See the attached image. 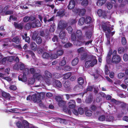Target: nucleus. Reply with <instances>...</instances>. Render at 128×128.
<instances>
[{
	"label": "nucleus",
	"instance_id": "f257e3e1",
	"mask_svg": "<svg viewBox=\"0 0 128 128\" xmlns=\"http://www.w3.org/2000/svg\"><path fill=\"white\" fill-rule=\"evenodd\" d=\"M13 68L16 70L20 69V70H22L23 75L20 74L18 76V79L19 80L23 82H26L27 80L26 75H28L29 72V69L26 68V66L24 64L21 63L19 65H15Z\"/></svg>",
	"mask_w": 128,
	"mask_h": 128
},
{
	"label": "nucleus",
	"instance_id": "f03ea898",
	"mask_svg": "<svg viewBox=\"0 0 128 128\" xmlns=\"http://www.w3.org/2000/svg\"><path fill=\"white\" fill-rule=\"evenodd\" d=\"M10 6L7 5L3 7V5H0V14L2 16H6L8 15H12L14 12V10H8Z\"/></svg>",
	"mask_w": 128,
	"mask_h": 128
},
{
	"label": "nucleus",
	"instance_id": "7ed1b4c3",
	"mask_svg": "<svg viewBox=\"0 0 128 128\" xmlns=\"http://www.w3.org/2000/svg\"><path fill=\"white\" fill-rule=\"evenodd\" d=\"M96 57L92 55H90L88 61L85 62V66L86 68H88L90 67H93L97 63Z\"/></svg>",
	"mask_w": 128,
	"mask_h": 128
},
{
	"label": "nucleus",
	"instance_id": "20e7f679",
	"mask_svg": "<svg viewBox=\"0 0 128 128\" xmlns=\"http://www.w3.org/2000/svg\"><path fill=\"white\" fill-rule=\"evenodd\" d=\"M45 94L43 93H40L38 94H34L32 96V100L34 102L38 103L42 102L41 100L43 99L45 97Z\"/></svg>",
	"mask_w": 128,
	"mask_h": 128
},
{
	"label": "nucleus",
	"instance_id": "39448f33",
	"mask_svg": "<svg viewBox=\"0 0 128 128\" xmlns=\"http://www.w3.org/2000/svg\"><path fill=\"white\" fill-rule=\"evenodd\" d=\"M108 22H102L101 23L102 27L104 32L107 31L108 34L111 32L110 29V25L109 24Z\"/></svg>",
	"mask_w": 128,
	"mask_h": 128
},
{
	"label": "nucleus",
	"instance_id": "423d86ee",
	"mask_svg": "<svg viewBox=\"0 0 128 128\" xmlns=\"http://www.w3.org/2000/svg\"><path fill=\"white\" fill-rule=\"evenodd\" d=\"M97 14L99 17L102 16L104 19L108 18L110 19L111 18V14L109 15L107 14L105 11L101 9L98 10Z\"/></svg>",
	"mask_w": 128,
	"mask_h": 128
},
{
	"label": "nucleus",
	"instance_id": "0eeeda50",
	"mask_svg": "<svg viewBox=\"0 0 128 128\" xmlns=\"http://www.w3.org/2000/svg\"><path fill=\"white\" fill-rule=\"evenodd\" d=\"M122 60V58L118 55H113L112 56L111 62L113 64H117L120 62Z\"/></svg>",
	"mask_w": 128,
	"mask_h": 128
},
{
	"label": "nucleus",
	"instance_id": "6e6552de",
	"mask_svg": "<svg viewBox=\"0 0 128 128\" xmlns=\"http://www.w3.org/2000/svg\"><path fill=\"white\" fill-rule=\"evenodd\" d=\"M32 38L38 44H40L42 42V40L41 38L36 35V33L33 34Z\"/></svg>",
	"mask_w": 128,
	"mask_h": 128
},
{
	"label": "nucleus",
	"instance_id": "1a4fd4ad",
	"mask_svg": "<svg viewBox=\"0 0 128 128\" xmlns=\"http://www.w3.org/2000/svg\"><path fill=\"white\" fill-rule=\"evenodd\" d=\"M40 70L38 69H37L36 73L33 75L34 78L38 80L42 79L43 77L40 74Z\"/></svg>",
	"mask_w": 128,
	"mask_h": 128
},
{
	"label": "nucleus",
	"instance_id": "9d476101",
	"mask_svg": "<svg viewBox=\"0 0 128 128\" xmlns=\"http://www.w3.org/2000/svg\"><path fill=\"white\" fill-rule=\"evenodd\" d=\"M32 28H34L36 27H40L41 24L40 21L38 20H36L32 22Z\"/></svg>",
	"mask_w": 128,
	"mask_h": 128
},
{
	"label": "nucleus",
	"instance_id": "9b49d317",
	"mask_svg": "<svg viewBox=\"0 0 128 128\" xmlns=\"http://www.w3.org/2000/svg\"><path fill=\"white\" fill-rule=\"evenodd\" d=\"M75 12L77 13H78L79 16H84L85 15L86 10L84 8L80 9L78 8H76Z\"/></svg>",
	"mask_w": 128,
	"mask_h": 128
},
{
	"label": "nucleus",
	"instance_id": "f8f14e48",
	"mask_svg": "<svg viewBox=\"0 0 128 128\" xmlns=\"http://www.w3.org/2000/svg\"><path fill=\"white\" fill-rule=\"evenodd\" d=\"M67 25L64 21L63 20H60L58 23V27L59 29L64 30L66 27Z\"/></svg>",
	"mask_w": 128,
	"mask_h": 128
},
{
	"label": "nucleus",
	"instance_id": "ddd939ff",
	"mask_svg": "<svg viewBox=\"0 0 128 128\" xmlns=\"http://www.w3.org/2000/svg\"><path fill=\"white\" fill-rule=\"evenodd\" d=\"M65 11L64 9L62 8L60 9L57 12L56 16H59L60 17H63L65 14L64 13Z\"/></svg>",
	"mask_w": 128,
	"mask_h": 128
},
{
	"label": "nucleus",
	"instance_id": "4468645a",
	"mask_svg": "<svg viewBox=\"0 0 128 128\" xmlns=\"http://www.w3.org/2000/svg\"><path fill=\"white\" fill-rule=\"evenodd\" d=\"M2 96L6 99L8 100H10L11 97L9 93L2 91Z\"/></svg>",
	"mask_w": 128,
	"mask_h": 128
},
{
	"label": "nucleus",
	"instance_id": "2eb2a0df",
	"mask_svg": "<svg viewBox=\"0 0 128 128\" xmlns=\"http://www.w3.org/2000/svg\"><path fill=\"white\" fill-rule=\"evenodd\" d=\"M68 104L69 108L70 109H73L76 106V102L74 100H70Z\"/></svg>",
	"mask_w": 128,
	"mask_h": 128
},
{
	"label": "nucleus",
	"instance_id": "dca6fc26",
	"mask_svg": "<svg viewBox=\"0 0 128 128\" xmlns=\"http://www.w3.org/2000/svg\"><path fill=\"white\" fill-rule=\"evenodd\" d=\"M14 25L16 28L20 30H22L24 26L22 22L20 23H18L16 22H14Z\"/></svg>",
	"mask_w": 128,
	"mask_h": 128
},
{
	"label": "nucleus",
	"instance_id": "f3484780",
	"mask_svg": "<svg viewBox=\"0 0 128 128\" xmlns=\"http://www.w3.org/2000/svg\"><path fill=\"white\" fill-rule=\"evenodd\" d=\"M49 16L48 15H46V16H45L44 18V23L46 24V23L47 22H50L54 20V16H52L51 18L49 19L48 17Z\"/></svg>",
	"mask_w": 128,
	"mask_h": 128
},
{
	"label": "nucleus",
	"instance_id": "a211bd4d",
	"mask_svg": "<svg viewBox=\"0 0 128 128\" xmlns=\"http://www.w3.org/2000/svg\"><path fill=\"white\" fill-rule=\"evenodd\" d=\"M85 41L82 40V41L77 40L74 42V45L77 46H80L83 45L84 44Z\"/></svg>",
	"mask_w": 128,
	"mask_h": 128
},
{
	"label": "nucleus",
	"instance_id": "6ab92c4d",
	"mask_svg": "<svg viewBox=\"0 0 128 128\" xmlns=\"http://www.w3.org/2000/svg\"><path fill=\"white\" fill-rule=\"evenodd\" d=\"M75 2L74 0H71L69 2L68 6V9L71 10L73 9L75 6Z\"/></svg>",
	"mask_w": 128,
	"mask_h": 128
},
{
	"label": "nucleus",
	"instance_id": "aec40b11",
	"mask_svg": "<svg viewBox=\"0 0 128 128\" xmlns=\"http://www.w3.org/2000/svg\"><path fill=\"white\" fill-rule=\"evenodd\" d=\"M76 35L80 40H81L82 38V34L81 30H77L76 32Z\"/></svg>",
	"mask_w": 128,
	"mask_h": 128
},
{
	"label": "nucleus",
	"instance_id": "412c9836",
	"mask_svg": "<svg viewBox=\"0 0 128 128\" xmlns=\"http://www.w3.org/2000/svg\"><path fill=\"white\" fill-rule=\"evenodd\" d=\"M12 41L17 44H18L20 42L19 36H18L14 37L12 39Z\"/></svg>",
	"mask_w": 128,
	"mask_h": 128
},
{
	"label": "nucleus",
	"instance_id": "4be33fe9",
	"mask_svg": "<svg viewBox=\"0 0 128 128\" xmlns=\"http://www.w3.org/2000/svg\"><path fill=\"white\" fill-rule=\"evenodd\" d=\"M90 56L88 55L86 53H84L81 56V59L82 60H85L86 62L88 61V57Z\"/></svg>",
	"mask_w": 128,
	"mask_h": 128
},
{
	"label": "nucleus",
	"instance_id": "5701e85b",
	"mask_svg": "<svg viewBox=\"0 0 128 128\" xmlns=\"http://www.w3.org/2000/svg\"><path fill=\"white\" fill-rule=\"evenodd\" d=\"M30 47L31 49L35 51L37 48V46L35 43L34 42H31L30 44Z\"/></svg>",
	"mask_w": 128,
	"mask_h": 128
},
{
	"label": "nucleus",
	"instance_id": "b1692460",
	"mask_svg": "<svg viewBox=\"0 0 128 128\" xmlns=\"http://www.w3.org/2000/svg\"><path fill=\"white\" fill-rule=\"evenodd\" d=\"M64 86L66 89L70 90L71 89L70 83L68 81H66L65 82Z\"/></svg>",
	"mask_w": 128,
	"mask_h": 128
},
{
	"label": "nucleus",
	"instance_id": "393cba45",
	"mask_svg": "<svg viewBox=\"0 0 128 128\" xmlns=\"http://www.w3.org/2000/svg\"><path fill=\"white\" fill-rule=\"evenodd\" d=\"M42 56L44 58L48 59L51 56V54L50 53L45 52L42 54Z\"/></svg>",
	"mask_w": 128,
	"mask_h": 128
},
{
	"label": "nucleus",
	"instance_id": "a878e982",
	"mask_svg": "<svg viewBox=\"0 0 128 128\" xmlns=\"http://www.w3.org/2000/svg\"><path fill=\"white\" fill-rule=\"evenodd\" d=\"M22 128H28V126H29V123L26 120H24L22 121Z\"/></svg>",
	"mask_w": 128,
	"mask_h": 128
},
{
	"label": "nucleus",
	"instance_id": "bb28decb",
	"mask_svg": "<svg viewBox=\"0 0 128 128\" xmlns=\"http://www.w3.org/2000/svg\"><path fill=\"white\" fill-rule=\"evenodd\" d=\"M79 62L78 58H76L74 59L72 62V64L73 66L76 65Z\"/></svg>",
	"mask_w": 128,
	"mask_h": 128
},
{
	"label": "nucleus",
	"instance_id": "cd10ccee",
	"mask_svg": "<svg viewBox=\"0 0 128 128\" xmlns=\"http://www.w3.org/2000/svg\"><path fill=\"white\" fill-rule=\"evenodd\" d=\"M106 0H98L96 3L97 5L98 6H101L106 2Z\"/></svg>",
	"mask_w": 128,
	"mask_h": 128
},
{
	"label": "nucleus",
	"instance_id": "c85d7f7f",
	"mask_svg": "<svg viewBox=\"0 0 128 128\" xmlns=\"http://www.w3.org/2000/svg\"><path fill=\"white\" fill-rule=\"evenodd\" d=\"M72 73L71 72H69L65 74L64 75L63 78L64 80L67 79L71 76Z\"/></svg>",
	"mask_w": 128,
	"mask_h": 128
},
{
	"label": "nucleus",
	"instance_id": "c756f323",
	"mask_svg": "<svg viewBox=\"0 0 128 128\" xmlns=\"http://www.w3.org/2000/svg\"><path fill=\"white\" fill-rule=\"evenodd\" d=\"M92 19L90 16H87L85 19L84 22L86 24H89L92 22Z\"/></svg>",
	"mask_w": 128,
	"mask_h": 128
},
{
	"label": "nucleus",
	"instance_id": "7c9ffc66",
	"mask_svg": "<svg viewBox=\"0 0 128 128\" xmlns=\"http://www.w3.org/2000/svg\"><path fill=\"white\" fill-rule=\"evenodd\" d=\"M82 86H81L76 85L73 88L74 90L78 92H79L81 90V87H82Z\"/></svg>",
	"mask_w": 128,
	"mask_h": 128
},
{
	"label": "nucleus",
	"instance_id": "2f4dec72",
	"mask_svg": "<svg viewBox=\"0 0 128 128\" xmlns=\"http://www.w3.org/2000/svg\"><path fill=\"white\" fill-rule=\"evenodd\" d=\"M46 77L48 78H52V74L50 72L47 70H45L44 72Z\"/></svg>",
	"mask_w": 128,
	"mask_h": 128
},
{
	"label": "nucleus",
	"instance_id": "473e14b6",
	"mask_svg": "<svg viewBox=\"0 0 128 128\" xmlns=\"http://www.w3.org/2000/svg\"><path fill=\"white\" fill-rule=\"evenodd\" d=\"M66 102L62 100L58 102V105L59 106L62 107H64L66 105Z\"/></svg>",
	"mask_w": 128,
	"mask_h": 128
},
{
	"label": "nucleus",
	"instance_id": "72a5a7b5",
	"mask_svg": "<svg viewBox=\"0 0 128 128\" xmlns=\"http://www.w3.org/2000/svg\"><path fill=\"white\" fill-rule=\"evenodd\" d=\"M55 82L56 86L59 88H60L62 87V84L60 81L58 80H55Z\"/></svg>",
	"mask_w": 128,
	"mask_h": 128
},
{
	"label": "nucleus",
	"instance_id": "f704fd0d",
	"mask_svg": "<svg viewBox=\"0 0 128 128\" xmlns=\"http://www.w3.org/2000/svg\"><path fill=\"white\" fill-rule=\"evenodd\" d=\"M26 53L29 55H30L32 58H35V54L31 50H26Z\"/></svg>",
	"mask_w": 128,
	"mask_h": 128
},
{
	"label": "nucleus",
	"instance_id": "c9c22d12",
	"mask_svg": "<svg viewBox=\"0 0 128 128\" xmlns=\"http://www.w3.org/2000/svg\"><path fill=\"white\" fill-rule=\"evenodd\" d=\"M85 109L86 110L85 112V114L86 116H91L92 113V111L90 110H86V108Z\"/></svg>",
	"mask_w": 128,
	"mask_h": 128
},
{
	"label": "nucleus",
	"instance_id": "e433bc0d",
	"mask_svg": "<svg viewBox=\"0 0 128 128\" xmlns=\"http://www.w3.org/2000/svg\"><path fill=\"white\" fill-rule=\"evenodd\" d=\"M84 20L85 18H84L82 17L80 18L78 21L79 25L80 26L83 25L85 22Z\"/></svg>",
	"mask_w": 128,
	"mask_h": 128
},
{
	"label": "nucleus",
	"instance_id": "4c0bfd02",
	"mask_svg": "<svg viewBox=\"0 0 128 128\" xmlns=\"http://www.w3.org/2000/svg\"><path fill=\"white\" fill-rule=\"evenodd\" d=\"M32 27V23L30 22L27 23L24 26V28L25 30H29Z\"/></svg>",
	"mask_w": 128,
	"mask_h": 128
},
{
	"label": "nucleus",
	"instance_id": "58836bf2",
	"mask_svg": "<svg viewBox=\"0 0 128 128\" xmlns=\"http://www.w3.org/2000/svg\"><path fill=\"white\" fill-rule=\"evenodd\" d=\"M48 78L47 77L44 78V80L46 83L48 85L51 84V80L50 78Z\"/></svg>",
	"mask_w": 128,
	"mask_h": 128
},
{
	"label": "nucleus",
	"instance_id": "ea45409f",
	"mask_svg": "<svg viewBox=\"0 0 128 128\" xmlns=\"http://www.w3.org/2000/svg\"><path fill=\"white\" fill-rule=\"evenodd\" d=\"M88 0H82L81 4L82 6H88Z\"/></svg>",
	"mask_w": 128,
	"mask_h": 128
},
{
	"label": "nucleus",
	"instance_id": "a19ab883",
	"mask_svg": "<svg viewBox=\"0 0 128 128\" xmlns=\"http://www.w3.org/2000/svg\"><path fill=\"white\" fill-rule=\"evenodd\" d=\"M78 82L80 85H82L84 82V79L82 77L79 78L78 79Z\"/></svg>",
	"mask_w": 128,
	"mask_h": 128
},
{
	"label": "nucleus",
	"instance_id": "79ce46f5",
	"mask_svg": "<svg viewBox=\"0 0 128 128\" xmlns=\"http://www.w3.org/2000/svg\"><path fill=\"white\" fill-rule=\"evenodd\" d=\"M85 35L87 39L89 40L90 38L92 36L91 32L89 31H87L86 32Z\"/></svg>",
	"mask_w": 128,
	"mask_h": 128
},
{
	"label": "nucleus",
	"instance_id": "37998d69",
	"mask_svg": "<svg viewBox=\"0 0 128 128\" xmlns=\"http://www.w3.org/2000/svg\"><path fill=\"white\" fill-rule=\"evenodd\" d=\"M30 73L33 76L36 74L37 72V70H36L34 68H31L29 70Z\"/></svg>",
	"mask_w": 128,
	"mask_h": 128
},
{
	"label": "nucleus",
	"instance_id": "c03bdc74",
	"mask_svg": "<svg viewBox=\"0 0 128 128\" xmlns=\"http://www.w3.org/2000/svg\"><path fill=\"white\" fill-rule=\"evenodd\" d=\"M66 64V61L64 59V57L63 58V60L60 62L59 63V65L61 66H63L65 65Z\"/></svg>",
	"mask_w": 128,
	"mask_h": 128
},
{
	"label": "nucleus",
	"instance_id": "a18cd8bd",
	"mask_svg": "<svg viewBox=\"0 0 128 128\" xmlns=\"http://www.w3.org/2000/svg\"><path fill=\"white\" fill-rule=\"evenodd\" d=\"M65 35L66 34L65 32L63 31H60L59 35V36L60 38L65 37Z\"/></svg>",
	"mask_w": 128,
	"mask_h": 128
},
{
	"label": "nucleus",
	"instance_id": "49530a36",
	"mask_svg": "<svg viewBox=\"0 0 128 128\" xmlns=\"http://www.w3.org/2000/svg\"><path fill=\"white\" fill-rule=\"evenodd\" d=\"M75 33H72L71 34V40L72 41H74V42L76 41V38Z\"/></svg>",
	"mask_w": 128,
	"mask_h": 128
},
{
	"label": "nucleus",
	"instance_id": "de8ad7c7",
	"mask_svg": "<svg viewBox=\"0 0 128 128\" xmlns=\"http://www.w3.org/2000/svg\"><path fill=\"white\" fill-rule=\"evenodd\" d=\"M124 48L122 47H120L118 48V51L119 54H121L124 53Z\"/></svg>",
	"mask_w": 128,
	"mask_h": 128
},
{
	"label": "nucleus",
	"instance_id": "09e8293b",
	"mask_svg": "<svg viewBox=\"0 0 128 128\" xmlns=\"http://www.w3.org/2000/svg\"><path fill=\"white\" fill-rule=\"evenodd\" d=\"M64 53V50H58L56 52V54L58 56H61Z\"/></svg>",
	"mask_w": 128,
	"mask_h": 128
},
{
	"label": "nucleus",
	"instance_id": "8fccbe9b",
	"mask_svg": "<svg viewBox=\"0 0 128 128\" xmlns=\"http://www.w3.org/2000/svg\"><path fill=\"white\" fill-rule=\"evenodd\" d=\"M72 44L70 42H68L66 43L64 46V47L66 48H69L72 46Z\"/></svg>",
	"mask_w": 128,
	"mask_h": 128
},
{
	"label": "nucleus",
	"instance_id": "3c124183",
	"mask_svg": "<svg viewBox=\"0 0 128 128\" xmlns=\"http://www.w3.org/2000/svg\"><path fill=\"white\" fill-rule=\"evenodd\" d=\"M105 73L106 75H108L110 73V70L108 69V66L107 65L105 66Z\"/></svg>",
	"mask_w": 128,
	"mask_h": 128
},
{
	"label": "nucleus",
	"instance_id": "603ef678",
	"mask_svg": "<svg viewBox=\"0 0 128 128\" xmlns=\"http://www.w3.org/2000/svg\"><path fill=\"white\" fill-rule=\"evenodd\" d=\"M93 90V88L91 86H88L87 88L86 89V91L85 92V93H86L88 91L91 92Z\"/></svg>",
	"mask_w": 128,
	"mask_h": 128
},
{
	"label": "nucleus",
	"instance_id": "864d4df0",
	"mask_svg": "<svg viewBox=\"0 0 128 128\" xmlns=\"http://www.w3.org/2000/svg\"><path fill=\"white\" fill-rule=\"evenodd\" d=\"M78 113L80 114H82L84 113V110L83 108L80 107L78 109Z\"/></svg>",
	"mask_w": 128,
	"mask_h": 128
},
{
	"label": "nucleus",
	"instance_id": "5fc2aeb1",
	"mask_svg": "<svg viewBox=\"0 0 128 128\" xmlns=\"http://www.w3.org/2000/svg\"><path fill=\"white\" fill-rule=\"evenodd\" d=\"M72 69V68L69 66H66L64 68V71H70Z\"/></svg>",
	"mask_w": 128,
	"mask_h": 128
},
{
	"label": "nucleus",
	"instance_id": "6e6d98bb",
	"mask_svg": "<svg viewBox=\"0 0 128 128\" xmlns=\"http://www.w3.org/2000/svg\"><path fill=\"white\" fill-rule=\"evenodd\" d=\"M125 76L124 74V73L120 72L118 74V77L119 79H121L123 78Z\"/></svg>",
	"mask_w": 128,
	"mask_h": 128
},
{
	"label": "nucleus",
	"instance_id": "4d7b16f0",
	"mask_svg": "<svg viewBox=\"0 0 128 128\" xmlns=\"http://www.w3.org/2000/svg\"><path fill=\"white\" fill-rule=\"evenodd\" d=\"M66 30L68 31L69 34H71L72 33L73 29L71 26H68Z\"/></svg>",
	"mask_w": 128,
	"mask_h": 128
},
{
	"label": "nucleus",
	"instance_id": "13d9d810",
	"mask_svg": "<svg viewBox=\"0 0 128 128\" xmlns=\"http://www.w3.org/2000/svg\"><path fill=\"white\" fill-rule=\"evenodd\" d=\"M16 125L18 128H22V123L20 121H18L16 123Z\"/></svg>",
	"mask_w": 128,
	"mask_h": 128
},
{
	"label": "nucleus",
	"instance_id": "bf43d9fd",
	"mask_svg": "<svg viewBox=\"0 0 128 128\" xmlns=\"http://www.w3.org/2000/svg\"><path fill=\"white\" fill-rule=\"evenodd\" d=\"M77 22V21L75 19H70V20L69 23L71 25H72L76 23Z\"/></svg>",
	"mask_w": 128,
	"mask_h": 128
},
{
	"label": "nucleus",
	"instance_id": "052dcab7",
	"mask_svg": "<svg viewBox=\"0 0 128 128\" xmlns=\"http://www.w3.org/2000/svg\"><path fill=\"white\" fill-rule=\"evenodd\" d=\"M121 40L122 44L123 45H125L126 43V40L125 38L122 37V38Z\"/></svg>",
	"mask_w": 128,
	"mask_h": 128
},
{
	"label": "nucleus",
	"instance_id": "680f3d73",
	"mask_svg": "<svg viewBox=\"0 0 128 128\" xmlns=\"http://www.w3.org/2000/svg\"><path fill=\"white\" fill-rule=\"evenodd\" d=\"M123 59L124 61H127L128 60V55L127 54H124L123 56Z\"/></svg>",
	"mask_w": 128,
	"mask_h": 128
},
{
	"label": "nucleus",
	"instance_id": "e2e57ef3",
	"mask_svg": "<svg viewBox=\"0 0 128 128\" xmlns=\"http://www.w3.org/2000/svg\"><path fill=\"white\" fill-rule=\"evenodd\" d=\"M98 120L100 121H104L105 120V116L104 115H102L100 116L98 118Z\"/></svg>",
	"mask_w": 128,
	"mask_h": 128
},
{
	"label": "nucleus",
	"instance_id": "0e129e2a",
	"mask_svg": "<svg viewBox=\"0 0 128 128\" xmlns=\"http://www.w3.org/2000/svg\"><path fill=\"white\" fill-rule=\"evenodd\" d=\"M30 20L29 16H26L23 18V21L25 22H28Z\"/></svg>",
	"mask_w": 128,
	"mask_h": 128
},
{
	"label": "nucleus",
	"instance_id": "69168bd1",
	"mask_svg": "<svg viewBox=\"0 0 128 128\" xmlns=\"http://www.w3.org/2000/svg\"><path fill=\"white\" fill-rule=\"evenodd\" d=\"M9 88L10 90H16L17 88L16 86L14 85H11L9 87Z\"/></svg>",
	"mask_w": 128,
	"mask_h": 128
},
{
	"label": "nucleus",
	"instance_id": "338daca9",
	"mask_svg": "<svg viewBox=\"0 0 128 128\" xmlns=\"http://www.w3.org/2000/svg\"><path fill=\"white\" fill-rule=\"evenodd\" d=\"M61 39H62V42L63 44H64L67 42L68 38H67L64 37Z\"/></svg>",
	"mask_w": 128,
	"mask_h": 128
},
{
	"label": "nucleus",
	"instance_id": "774afa93",
	"mask_svg": "<svg viewBox=\"0 0 128 128\" xmlns=\"http://www.w3.org/2000/svg\"><path fill=\"white\" fill-rule=\"evenodd\" d=\"M113 6V5L110 2L108 3L107 7L108 9L110 10L111 9Z\"/></svg>",
	"mask_w": 128,
	"mask_h": 128
}]
</instances>
